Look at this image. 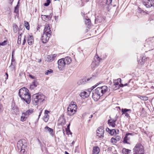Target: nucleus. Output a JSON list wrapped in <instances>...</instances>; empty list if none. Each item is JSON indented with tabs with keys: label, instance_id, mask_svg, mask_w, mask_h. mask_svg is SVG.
I'll list each match as a JSON object with an SVG mask.
<instances>
[{
	"label": "nucleus",
	"instance_id": "obj_53",
	"mask_svg": "<svg viewBox=\"0 0 154 154\" xmlns=\"http://www.w3.org/2000/svg\"><path fill=\"white\" fill-rule=\"evenodd\" d=\"M49 112V111L47 110H45V114H48Z\"/></svg>",
	"mask_w": 154,
	"mask_h": 154
},
{
	"label": "nucleus",
	"instance_id": "obj_62",
	"mask_svg": "<svg viewBox=\"0 0 154 154\" xmlns=\"http://www.w3.org/2000/svg\"><path fill=\"white\" fill-rule=\"evenodd\" d=\"M123 152L124 154H126V152H125V150H124V149L123 150Z\"/></svg>",
	"mask_w": 154,
	"mask_h": 154
},
{
	"label": "nucleus",
	"instance_id": "obj_18",
	"mask_svg": "<svg viewBox=\"0 0 154 154\" xmlns=\"http://www.w3.org/2000/svg\"><path fill=\"white\" fill-rule=\"evenodd\" d=\"M11 111L13 114H15L18 111V109L17 107L15 105L14 103L12 104Z\"/></svg>",
	"mask_w": 154,
	"mask_h": 154
},
{
	"label": "nucleus",
	"instance_id": "obj_52",
	"mask_svg": "<svg viewBox=\"0 0 154 154\" xmlns=\"http://www.w3.org/2000/svg\"><path fill=\"white\" fill-rule=\"evenodd\" d=\"M115 138L116 139V141H117L120 140L121 137L119 136H117Z\"/></svg>",
	"mask_w": 154,
	"mask_h": 154
},
{
	"label": "nucleus",
	"instance_id": "obj_61",
	"mask_svg": "<svg viewBox=\"0 0 154 154\" xmlns=\"http://www.w3.org/2000/svg\"><path fill=\"white\" fill-rule=\"evenodd\" d=\"M14 51H13L12 52V57H13V56H14Z\"/></svg>",
	"mask_w": 154,
	"mask_h": 154
},
{
	"label": "nucleus",
	"instance_id": "obj_55",
	"mask_svg": "<svg viewBox=\"0 0 154 154\" xmlns=\"http://www.w3.org/2000/svg\"><path fill=\"white\" fill-rule=\"evenodd\" d=\"M49 116L48 114H45L44 117L49 118Z\"/></svg>",
	"mask_w": 154,
	"mask_h": 154
},
{
	"label": "nucleus",
	"instance_id": "obj_12",
	"mask_svg": "<svg viewBox=\"0 0 154 154\" xmlns=\"http://www.w3.org/2000/svg\"><path fill=\"white\" fill-rule=\"evenodd\" d=\"M26 39L29 45H31L34 43L33 36L28 34L26 35Z\"/></svg>",
	"mask_w": 154,
	"mask_h": 154
},
{
	"label": "nucleus",
	"instance_id": "obj_3",
	"mask_svg": "<svg viewBox=\"0 0 154 154\" xmlns=\"http://www.w3.org/2000/svg\"><path fill=\"white\" fill-rule=\"evenodd\" d=\"M133 154H144V153L143 146L140 143L136 144L133 149Z\"/></svg>",
	"mask_w": 154,
	"mask_h": 154
},
{
	"label": "nucleus",
	"instance_id": "obj_32",
	"mask_svg": "<svg viewBox=\"0 0 154 154\" xmlns=\"http://www.w3.org/2000/svg\"><path fill=\"white\" fill-rule=\"evenodd\" d=\"M138 97L140 98L141 100L145 101L147 100L148 99V97L146 96H142L139 95Z\"/></svg>",
	"mask_w": 154,
	"mask_h": 154
},
{
	"label": "nucleus",
	"instance_id": "obj_51",
	"mask_svg": "<svg viewBox=\"0 0 154 154\" xmlns=\"http://www.w3.org/2000/svg\"><path fill=\"white\" fill-rule=\"evenodd\" d=\"M49 119L48 118L44 117L43 118V120L45 122H48Z\"/></svg>",
	"mask_w": 154,
	"mask_h": 154
},
{
	"label": "nucleus",
	"instance_id": "obj_42",
	"mask_svg": "<svg viewBox=\"0 0 154 154\" xmlns=\"http://www.w3.org/2000/svg\"><path fill=\"white\" fill-rule=\"evenodd\" d=\"M18 27L17 25H15L14 26V31L15 33L17 31Z\"/></svg>",
	"mask_w": 154,
	"mask_h": 154
},
{
	"label": "nucleus",
	"instance_id": "obj_56",
	"mask_svg": "<svg viewBox=\"0 0 154 154\" xmlns=\"http://www.w3.org/2000/svg\"><path fill=\"white\" fill-rule=\"evenodd\" d=\"M111 130L109 128H106V131L108 132L109 133V132H110V131Z\"/></svg>",
	"mask_w": 154,
	"mask_h": 154
},
{
	"label": "nucleus",
	"instance_id": "obj_44",
	"mask_svg": "<svg viewBox=\"0 0 154 154\" xmlns=\"http://www.w3.org/2000/svg\"><path fill=\"white\" fill-rule=\"evenodd\" d=\"M111 142L112 143H116L117 142V141H116V139H115V138L113 137H112L111 140Z\"/></svg>",
	"mask_w": 154,
	"mask_h": 154
},
{
	"label": "nucleus",
	"instance_id": "obj_57",
	"mask_svg": "<svg viewBox=\"0 0 154 154\" xmlns=\"http://www.w3.org/2000/svg\"><path fill=\"white\" fill-rule=\"evenodd\" d=\"M29 76L32 79H34V77L32 75H29Z\"/></svg>",
	"mask_w": 154,
	"mask_h": 154
},
{
	"label": "nucleus",
	"instance_id": "obj_29",
	"mask_svg": "<svg viewBox=\"0 0 154 154\" xmlns=\"http://www.w3.org/2000/svg\"><path fill=\"white\" fill-rule=\"evenodd\" d=\"M27 117L24 113H23L21 117V121L22 122L25 121Z\"/></svg>",
	"mask_w": 154,
	"mask_h": 154
},
{
	"label": "nucleus",
	"instance_id": "obj_39",
	"mask_svg": "<svg viewBox=\"0 0 154 154\" xmlns=\"http://www.w3.org/2000/svg\"><path fill=\"white\" fill-rule=\"evenodd\" d=\"M53 72V70L51 69H49L48 70H47L45 72V74L46 75H48L49 74Z\"/></svg>",
	"mask_w": 154,
	"mask_h": 154
},
{
	"label": "nucleus",
	"instance_id": "obj_64",
	"mask_svg": "<svg viewBox=\"0 0 154 154\" xmlns=\"http://www.w3.org/2000/svg\"><path fill=\"white\" fill-rule=\"evenodd\" d=\"M65 154H69L68 152L66 151L65 152Z\"/></svg>",
	"mask_w": 154,
	"mask_h": 154
},
{
	"label": "nucleus",
	"instance_id": "obj_27",
	"mask_svg": "<svg viewBox=\"0 0 154 154\" xmlns=\"http://www.w3.org/2000/svg\"><path fill=\"white\" fill-rule=\"evenodd\" d=\"M33 112V109H29L28 110L25 112L23 113L25 114V115L26 116L28 117L29 115L32 113Z\"/></svg>",
	"mask_w": 154,
	"mask_h": 154
},
{
	"label": "nucleus",
	"instance_id": "obj_10",
	"mask_svg": "<svg viewBox=\"0 0 154 154\" xmlns=\"http://www.w3.org/2000/svg\"><path fill=\"white\" fill-rule=\"evenodd\" d=\"M58 68L59 69H62L65 66L64 59L63 58L59 59L57 62Z\"/></svg>",
	"mask_w": 154,
	"mask_h": 154
},
{
	"label": "nucleus",
	"instance_id": "obj_23",
	"mask_svg": "<svg viewBox=\"0 0 154 154\" xmlns=\"http://www.w3.org/2000/svg\"><path fill=\"white\" fill-rule=\"evenodd\" d=\"M57 55L56 54L51 55L48 56L47 58L48 59V61L49 62H52L53 61Z\"/></svg>",
	"mask_w": 154,
	"mask_h": 154
},
{
	"label": "nucleus",
	"instance_id": "obj_43",
	"mask_svg": "<svg viewBox=\"0 0 154 154\" xmlns=\"http://www.w3.org/2000/svg\"><path fill=\"white\" fill-rule=\"evenodd\" d=\"M100 84V83H97V84L94 85V86H93L92 87V88L91 89H88L89 90L88 91L89 92H91L92 91V90L94 89L97 86V85H98L99 84Z\"/></svg>",
	"mask_w": 154,
	"mask_h": 154
},
{
	"label": "nucleus",
	"instance_id": "obj_47",
	"mask_svg": "<svg viewBox=\"0 0 154 154\" xmlns=\"http://www.w3.org/2000/svg\"><path fill=\"white\" fill-rule=\"evenodd\" d=\"M15 60L13 57H12L11 63V66H14L13 64L15 63Z\"/></svg>",
	"mask_w": 154,
	"mask_h": 154
},
{
	"label": "nucleus",
	"instance_id": "obj_21",
	"mask_svg": "<svg viewBox=\"0 0 154 154\" xmlns=\"http://www.w3.org/2000/svg\"><path fill=\"white\" fill-rule=\"evenodd\" d=\"M38 85V82L36 81L33 82L30 85L29 89L31 90L35 88Z\"/></svg>",
	"mask_w": 154,
	"mask_h": 154
},
{
	"label": "nucleus",
	"instance_id": "obj_8",
	"mask_svg": "<svg viewBox=\"0 0 154 154\" xmlns=\"http://www.w3.org/2000/svg\"><path fill=\"white\" fill-rule=\"evenodd\" d=\"M104 130L102 127H99L97 131V136L99 138H103V137Z\"/></svg>",
	"mask_w": 154,
	"mask_h": 154
},
{
	"label": "nucleus",
	"instance_id": "obj_13",
	"mask_svg": "<svg viewBox=\"0 0 154 154\" xmlns=\"http://www.w3.org/2000/svg\"><path fill=\"white\" fill-rule=\"evenodd\" d=\"M116 121L117 119H110L108 120V123L110 126L114 128L116 125Z\"/></svg>",
	"mask_w": 154,
	"mask_h": 154
},
{
	"label": "nucleus",
	"instance_id": "obj_24",
	"mask_svg": "<svg viewBox=\"0 0 154 154\" xmlns=\"http://www.w3.org/2000/svg\"><path fill=\"white\" fill-rule=\"evenodd\" d=\"M64 59V61H65V63L66 64H69L71 62V59L70 57H66L65 58H63Z\"/></svg>",
	"mask_w": 154,
	"mask_h": 154
},
{
	"label": "nucleus",
	"instance_id": "obj_30",
	"mask_svg": "<svg viewBox=\"0 0 154 154\" xmlns=\"http://www.w3.org/2000/svg\"><path fill=\"white\" fill-rule=\"evenodd\" d=\"M76 105L75 104H70L68 108H69V109H74L75 108L76 109Z\"/></svg>",
	"mask_w": 154,
	"mask_h": 154
},
{
	"label": "nucleus",
	"instance_id": "obj_28",
	"mask_svg": "<svg viewBox=\"0 0 154 154\" xmlns=\"http://www.w3.org/2000/svg\"><path fill=\"white\" fill-rule=\"evenodd\" d=\"M19 3V1H18L17 3V5L14 8V12L16 13L17 14H19V8L20 6Z\"/></svg>",
	"mask_w": 154,
	"mask_h": 154
},
{
	"label": "nucleus",
	"instance_id": "obj_1",
	"mask_svg": "<svg viewBox=\"0 0 154 154\" xmlns=\"http://www.w3.org/2000/svg\"><path fill=\"white\" fill-rule=\"evenodd\" d=\"M50 29L51 28L48 25L45 26L43 35L41 37L42 43H45L48 41L52 33Z\"/></svg>",
	"mask_w": 154,
	"mask_h": 154
},
{
	"label": "nucleus",
	"instance_id": "obj_26",
	"mask_svg": "<svg viewBox=\"0 0 154 154\" xmlns=\"http://www.w3.org/2000/svg\"><path fill=\"white\" fill-rule=\"evenodd\" d=\"M45 129L50 133V134L52 136L54 135V133H53V130L52 129L50 128L48 126H46L45 128Z\"/></svg>",
	"mask_w": 154,
	"mask_h": 154
},
{
	"label": "nucleus",
	"instance_id": "obj_11",
	"mask_svg": "<svg viewBox=\"0 0 154 154\" xmlns=\"http://www.w3.org/2000/svg\"><path fill=\"white\" fill-rule=\"evenodd\" d=\"M94 76L93 75L92 77H91L90 78H87L85 77L82 79H81L78 81L77 82V84L78 85H80L82 84H84L86 83L87 81H89L91 79L93 78Z\"/></svg>",
	"mask_w": 154,
	"mask_h": 154
},
{
	"label": "nucleus",
	"instance_id": "obj_46",
	"mask_svg": "<svg viewBox=\"0 0 154 154\" xmlns=\"http://www.w3.org/2000/svg\"><path fill=\"white\" fill-rule=\"evenodd\" d=\"M112 0H106V4L109 5L111 4Z\"/></svg>",
	"mask_w": 154,
	"mask_h": 154
},
{
	"label": "nucleus",
	"instance_id": "obj_17",
	"mask_svg": "<svg viewBox=\"0 0 154 154\" xmlns=\"http://www.w3.org/2000/svg\"><path fill=\"white\" fill-rule=\"evenodd\" d=\"M22 99L25 101L27 104L29 103L31 100L30 94L29 93L27 94L26 96Z\"/></svg>",
	"mask_w": 154,
	"mask_h": 154
},
{
	"label": "nucleus",
	"instance_id": "obj_15",
	"mask_svg": "<svg viewBox=\"0 0 154 154\" xmlns=\"http://www.w3.org/2000/svg\"><path fill=\"white\" fill-rule=\"evenodd\" d=\"M122 112L123 114H124L125 116L128 117L129 116V114L127 112H128L129 113H131V110L130 109H122Z\"/></svg>",
	"mask_w": 154,
	"mask_h": 154
},
{
	"label": "nucleus",
	"instance_id": "obj_7",
	"mask_svg": "<svg viewBox=\"0 0 154 154\" xmlns=\"http://www.w3.org/2000/svg\"><path fill=\"white\" fill-rule=\"evenodd\" d=\"M94 60L92 62L91 65V67L92 69L97 67L99 65L100 60L101 59L97 55H96L95 57Z\"/></svg>",
	"mask_w": 154,
	"mask_h": 154
},
{
	"label": "nucleus",
	"instance_id": "obj_58",
	"mask_svg": "<svg viewBox=\"0 0 154 154\" xmlns=\"http://www.w3.org/2000/svg\"><path fill=\"white\" fill-rule=\"evenodd\" d=\"M96 21H97V22H98V23L100 22V20H99V19H96L95 20V22H96Z\"/></svg>",
	"mask_w": 154,
	"mask_h": 154
},
{
	"label": "nucleus",
	"instance_id": "obj_49",
	"mask_svg": "<svg viewBox=\"0 0 154 154\" xmlns=\"http://www.w3.org/2000/svg\"><path fill=\"white\" fill-rule=\"evenodd\" d=\"M86 92L85 91L84 92H82L80 94V96L81 97H82V96H85L86 95Z\"/></svg>",
	"mask_w": 154,
	"mask_h": 154
},
{
	"label": "nucleus",
	"instance_id": "obj_54",
	"mask_svg": "<svg viewBox=\"0 0 154 154\" xmlns=\"http://www.w3.org/2000/svg\"><path fill=\"white\" fill-rule=\"evenodd\" d=\"M128 83H126V84H125V85H123V84H121V87H124V86H127L128 85Z\"/></svg>",
	"mask_w": 154,
	"mask_h": 154
},
{
	"label": "nucleus",
	"instance_id": "obj_63",
	"mask_svg": "<svg viewBox=\"0 0 154 154\" xmlns=\"http://www.w3.org/2000/svg\"><path fill=\"white\" fill-rule=\"evenodd\" d=\"M93 117V115H91L90 117H89V118H92V117Z\"/></svg>",
	"mask_w": 154,
	"mask_h": 154
},
{
	"label": "nucleus",
	"instance_id": "obj_6",
	"mask_svg": "<svg viewBox=\"0 0 154 154\" xmlns=\"http://www.w3.org/2000/svg\"><path fill=\"white\" fill-rule=\"evenodd\" d=\"M29 90L27 88L23 87L19 90V94L20 97L22 99L26 96L27 94L29 93Z\"/></svg>",
	"mask_w": 154,
	"mask_h": 154
},
{
	"label": "nucleus",
	"instance_id": "obj_36",
	"mask_svg": "<svg viewBox=\"0 0 154 154\" xmlns=\"http://www.w3.org/2000/svg\"><path fill=\"white\" fill-rule=\"evenodd\" d=\"M153 39L152 38H150L147 39H146V43H145V44H149V45L150 43H151L150 42Z\"/></svg>",
	"mask_w": 154,
	"mask_h": 154
},
{
	"label": "nucleus",
	"instance_id": "obj_34",
	"mask_svg": "<svg viewBox=\"0 0 154 154\" xmlns=\"http://www.w3.org/2000/svg\"><path fill=\"white\" fill-rule=\"evenodd\" d=\"M25 26L27 30H29V25L28 22H25Z\"/></svg>",
	"mask_w": 154,
	"mask_h": 154
},
{
	"label": "nucleus",
	"instance_id": "obj_9",
	"mask_svg": "<svg viewBox=\"0 0 154 154\" xmlns=\"http://www.w3.org/2000/svg\"><path fill=\"white\" fill-rule=\"evenodd\" d=\"M143 4L148 8L154 6V0H146L143 2Z\"/></svg>",
	"mask_w": 154,
	"mask_h": 154
},
{
	"label": "nucleus",
	"instance_id": "obj_33",
	"mask_svg": "<svg viewBox=\"0 0 154 154\" xmlns=\"http://www.w3.org/2000/svg\"><path fill=\"white\" fill-rule=\"evenodd\" d=\"M22 33H20L19 35L18 36V40H17V43L18 44H21V35Z\"/></svg>",
	"mask_w": 154,
	"mask_h": 154
},
{
	"label": "nucleus",
	"instance_id": "obj_16",
	"mask_svg": "<svg viewBox=\"0 0 154 154\" xmlns=\"http://www.w3.org/2000/svg\"><path fill=\"white\" fill-rule=\"evenodd\" d=\"M92 97L95 101L98 100L99 99L100 97H101L100 95H99V94L98 95L97 94L95 91H92Z\"/></svg>",
	"mask_w": 154,
	"mask_h": 154
},
{
	"label": "nucleus",
	"instance_id": "obj_19",
	"mask_svg": "<svg viewBox=\"0 0 154 154\" xmlns=\"http://www.w3.org/2000/svg\"><path fill=\"white\" fill-rule=\"evenodd\" d=\"M76 109L75 108L74 109H69V108H67V112L68 114L70 115V116H72L75 114L76 112Z\"/></svg>",
	"mask_w": 154,
	"mask_h": 154
},
{
	"label": "nucleus",
	"instance_id": "obj_5",
	"mask_svg": "<svg viewBox=\"0 0 154 154\" xmlns=\"http://www.w3.org/2000/svg\"><path fill=\"white\" fill-rule=\"evenodd\" d=\"M108 90V88L106 86H103L101 87H98L95 90L96 92L99 95L102 96Z\"/></svg>",
	"mask_w": 154,
	"mask_h": 154
},
{
	"label": "nucleus",
	"instance_id": "obj_41",
	"mask_svg": "<svg viewBox=\"0 0 154 154\" xmlns=\"http://www.w3.org/2000/svg\"><path fill=\"white\" fill-rule=\"evenodd\" d=\"M42 18L43 20L46 21L47 20V15H42Z\"/></svg>",
	"mask_w": 154,
	"mask_h": 154
},
{
	"label": "nucleus",
	"instance_id": "obj_14",
	"mask_svg": "<svg viewBox=\"0 0 154 154\" xmlns=\"http://www.w3.org/2000/svg\"><path fill=\"white\" fill-rule=\"evenodd\" d=\"M132 134L131 133H127L125 134V136L124 137L123 140V142L124 143H127L128 144H130V142H129L130 138L128 137V136L129 135H132Z\"/></svg>",
	"mask_w": 154,
	"mask_h": 154
},
{
	"label": "nucleus",
	"instance_id": "obj_2",
	"mask_svg": "<svg viewBox=\"0 0 154 154\" xmlns=\"http://www.w3.org/2000/svg\"><path fill=\"white\" fill-rule=\"evenodd\" d=\"M46 99V97L42 94L38 93L35 94L32 96V102L35 105H37L39 103L43 102Z\"/></svg>",
	"mask_w": 154,
	"mask_h": 154
},
{
	"label": "nucleus",
	"instance_id": "obj_31",
	"mask_svg": "<svg viewBox=\"0 0 154 154\" xmlns=\"http://www.w3.org/2000/svg\"><path fill=\"white\" fill-rule=\"evenodd\" d=\"M70 123H69L67 125V128H66V132L67 134H68L69 133L71 134H72V133L70 132Z\"/></svg>",
	"mask_w": 154,
	"mask_h": 154
},
{
	"label": "nucleus",
	"instance_id": "obj_60",
	"mask_svg": "<svg viewBox=\"0 0 154 154\" xmlns=\"http://www.w3.org/2000/svg\"><path fill=\"white\" fill-rule=\"evenodd\" d=\"M5 74H6V78L5 79H8V73H6Z\"/></svg>",
	"mask_w": 154,
	"mask_h": 154
},
{
	"label": "nucleus",
	"instance_id": "obj_37",
	"mask_svg": "<svg viewBox=\"0 0 154 154\" xmlns=\"http://www.w3.org/2000/svg\"><path fill=\"white\" fill-rule=\"evenodd\" d=\"M85 23L86 25L89 26L91 24V21L89 19H86V20L85 21Z\"/></svg>",
	"mask_w": 154,
	"mask_h": 154
},
{
	"label": "nucleus",
	"instance_id": "obj_22",
	"mask_svg": "<svg viewBox=\"0 0 154 154\" xmlns=\"http://www.w3.org/2000/svg\"><path fill=\"white\" fill-rule=\"evenodd\" d=\"M121 79L120 78H119L117 79V82H116V80H114L113 83H114V85L112 86V87L114 88L115 86V87H117V86L119 87V82H121Z\"/></svg>",
	"mask_w": 154,
	"mask_h": 154
},
{
	"label": "nucleus",
	"instance_id": "obj_4",
	"mask_svg": "<svg viewBox=\"0 0 154 154\" xmlns=\"http://www.w3.org/2000/svg\"><path fill=\"white\" fill-rule=\"evenodd\" d=\"M23 140H20L17 143V147L18 150L20 149V153L21 154H26V144L25 143H23Z\"/></svg>",
	"mask_w": 154,
	"mask_h": 154
},
{
	"label": "nucleus",
	"instance_id": "obj_50",
	"mask_svg": "<svg viewBox=\"0 0 154 154\" xmlns=\"http://www.w3.org/2000/svg\"><path fill=\"white\" fill-rule=\"evenodd\" d=\"M52 17V15H51V14H50L49 15H47V20H50L51 19Z\"/></svg>",
	"mask_w": 154,
	"mask_h": 154
},
{
	"label": "nucleus",
	"instance_id": "obj_59",
	"mask_svg": "<svg viewBox=\"0 0 154 154\" xmlns=\"http://www.w3.org/2000/svg\"><path fill=\"white\" fill-rule=\"evenodd\" d=\"M5 74H6V78L5 79H8V73H6Z\"/></svg>",
	"mask_w": 154,
	"mask_h": 154
},
{
	"label": "nucleus",
	"instance_id": "obj_38",
	"mask_svg": "<svg viewBox=\"0 0 154 154\" xmlns=\"http://www.w3.org/2000/svg\"><path fill=\"white\" fill-rule=\"evenodd\" d=\"M46 1L47 2L45 3L44 5L45 6H48L49 5L51 2L50 0H46Z\"/></svg>",
	"mask_w": 154,
	"mask_h": 154
},
{
	"label": "nucleus",
	"instance_id": "obj_20",
	"mask_svg": "<svg viewBox=\"0 0 154 154\" xmlns=\"http://www.w3.org/2000/svg\"><path fill=\"white\" fill-rule=\"evenodd\" d=\"M100 151V149L98 146H94L93 147L92 154H98Z\"/></svg>",
	"mask_w": 154,
	"mask_h": 154
},
{
	"label": "nucleus",
	"instance_id": "obj_25",
	"mask_svg": "<svg viewBox=\"0 0 154 154\" xmlns=\"http://www.w3.org/2000/svg\"><path fill=\"white\" fill-rule=\"evenodd\" d=\"M147 57L146 58L145 56H143L142 57H141V61L138 60V63L141 65L143 64H144L146 60H147Z\"/></svg>",
	"mask_w": 154,
	"mask_h": 154
},
{
	"label": "nucleus",
	"instance_id": "obj_35",
	"mask_svg": "<svg viewBox=\"0 0 154 154\" xmlns=\"http://www.w3.org/2000/svg\"><path fill=\"white\" fill-rule=\"evenodd\" d=\"M116 131L115 129L111 130L110 131V132H109L110 134L112 135H114L115 134H116Z\"/></svg>",
	"mask_w": 154,
	"mask_h": 154
},
{
	"label": "nucleus",
	"instance_id": "obj_48",
	"mask_svg": "<svg viewBox=\"0 0 154 154\" xmlns=\"http://www.w3.org/2000/svg\"><path fill=\"white\" fill-rule=\"evenodd\" d=\"M124 150H125V152H126V154H128V153L130 152L131 151L130 150L125 149H124Z\"/></svg>",
	"mask_w": 154,
	"mask_h": 154
},
{
	"label": "nucleus",
	"instance_id": "obj_40",
	"mask_svg": "<svg viewBox=\"0 0 154 154\" xmlns=\"http://www.w3.org/2000/svg\"><path fill=\"white\" fill-rule=\"evenodd\" d=\"M7 42H8L7 40H5L3 42L0 43V45L3 46L5 45H7Z\"/></svg>",
	"mask_w": 154,
	"mask_h": 154
},
{
	"label": "nucleus",
	"instance_id": "obj_45",
	"mask_svg": "<svg viewBox=\"0 0 154 154\" xmlns=\"http://www.w3.org/2000/svg\"><path fill=\"white\" fill-rule=\"evenodd\" d=\"M26 35H25L24 37L22 43V45H24L26 42Z\"/></svg>",
	"mask_w": 154,
	"mask_h": 154
}]
</instances>
